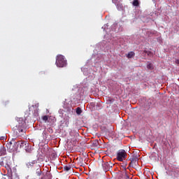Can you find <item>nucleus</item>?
I'll list each match as a JSON object with an SVG mask.
<instances>
[{"label": "nucleus", "instance_id": "f8f14e48", "mask_svg": "<svg viewBox=\"0 0 179 179\" xmlns=\"http://www.w3.org/2000/svg\"><path fill=\"white\" fill-rule=\"evenodd\" d=\"M38 167L39 168L36 169V176H38V177H40V176H41L42 171H41V169H40V165H38Z\"/></svg>", "mask_w": 179, "mask_h": 179}, {"label": "nucleus", "instance_id": "20e7f679", "mask_svg": "<svg viewBox=\"0 0 179 179\" xmlns=\"http://www.w3.org/2000/svg\"><path fill=\"white\" fill-rule=\"evenodd\" d=\"M15 141H10L8 143L6 144V147L7 148L9 149V150H10L11 152H15V150H17V147H14L13 145H17L16 143H15Z\"/></svg>", "mask_w": 179, "mask_h": 179}, {"label": "nucleus", "instance_id": "f3484780", "mask_svg": "<svg viewBox=\"0 0 179 179\" xmlns=\"http://www.w3.org/2000/svg\"><path fill=\"white\" fill-rule=\"evenodd\" d=\"M138 5H139V1L138 0H134L133 6H138Z\"/></svg>", "mask_w": 179, "mask_h": 179}, {"label": "nucleus", "instance_id": "6e6552de", "mask_svg": "<svg viewBox=\"0 0 179 179\" xmlns=\"http://www.w3.org/2000/svg\"><path fill=\"white\" fill-rule=\"evenodd\" d=\"M37 164V160H33L26 164V166L28 169H31V167H34V165Z\"/></svg>", "mask_w": 179, "mask_h": 179}, {"label": "nucleus", "instance_id": "ddd939ff", "mask_svg": "<svg viewBox=\"0 0 179 179\" xmlns=\"http://www.w3.org/2000/svg\"><path fill=\"white\" fill-rule=\"evenodd\" d=\"M72 169V166L71 164L66 165L64 167V171H69Z\"/></svg>", "mask_w": 179, "mask_h": 179}, {"label": "nucleus", "instance_id": "423d86ee", "mask_svg": "<svg viewBox=\"0 0 179 179\" xmlns=\"http://www.w3.org/2000/svg\"><path fill=\"white\" fill-rule=\"evenodd\" d=\"M4 166L6 169L8 173L12 174V164H10V162L8 161V162L6 163V165H4Z\"/></svg>", "mask_w": 179, "mask_h": 179}, {"label": "nucleus", "instance_id": "dca6fc26", "mask_svg": "<svg viewBox=\"0 0 179 179\" xmlns=\"http://www.w3.org/2000/svg\"><path fill=\"white\" fill-rule=\"evenodd\" d=\"M76 114H78V115H80V114H82V109L80 107H78L76 108Z\"/></svg>", "mask_w": 179, "mask_h": 179}, {"label": "nucleus", "instance_id": "a211bd4d", "mask_svg": "<svg viewBox=\"0 0 179 179\" xmlns=\"http://www.w3.org/2000/svg\"><path fill=\"white\" fill-rule=\"evenodd\" d=\"M42 120L45 122H47L48 121V115H44L42 117Z\"/></svg>", "mask_w": 179, "mask_h": 179}, {"label": "nucleus", "instance_id": "1a4fd4ad", "mask_svg": "<svg viewBox=\"0 0 179 179\" xmlns=\"http://www.w3.org/2000/svg\"><path fill=\"white\" fill-rule=\"evenodd\" d=\"M10 159L8 157L2 158L0 161V166H6L8 162H10Z\"/></svg>", "mask_w": 179, "mask_h": 179}, {"label": "nucleus", "instance_id": "f257e3e1", "mask_svg": "<svg viewBox=\"0 0 179 179\" xmlns=\"http://www.w3.org/2000/svg\"><path fill=\"white\" fill-rule=\"evenodd\" d=\"M56 65L59 68H64L66 66V59L62 55H59L56 57Z\"/></svg>", "mask_w": 179, "mask_h": 179}, {"label": "nucleus", "instance_id": "4be33fe9", "mask_svg": "<svg viewBox=\"0 0 179 179\" xmlns=\"http://www.w3.org/2000/svg\"><path fill=\"white\" fill-rule=\"evenodd\" d=\"M23 131V129H21V132H22Z\"/></svg>", "mask_w": 179, "mask_h": 179}, {"label": "nucleus", "instance_id": "aec40b11", "mask_svg": "<svg viewBox=\"0 0 179 179\" xmlns=\"http://www.w3.org/2000/svg\"><path fill=\"white\" fill-rule=\"evenodd\" d=\"M175 62H176V64H177L178 65L179 64V59H176Z\"/></svg>", "mask_w": 179, "mask_h": 179}, {"label": "nucleus", "instance_id": "f03ea898", "mask_svg": "<svg viewBox=\"0 0 179 179\" xmlns=\"http://www.w3.org/2000/svg\"><path fill=\"white\" fill-rule=\"evenodd\" d=\"M127 156L125 150H120L117 153V160H118V162H124Z\"/></svg>", "mask_w": 179, "mask_h": 179}, {"label": "nucleus", "instance_id": "6ab92c4d", "mask_svg": "<svg viewBox=\"0 0 179 179\" xmlns=\"http://www.w3.org/2000/svg\"><path fill=\"white\" fill-rule=\"evenodd\" d=\"M5 139H6V136H3L0 137V141H3Z\"/></svg>", "mask_w": 179, "mask_h": 179}, {"label": "nucleus", "instance_id": "9d476101", "mask_svg": "<svg viewBox=\"0 0 179 179\" xmlns=\"http://www.w3.org/2000/svg\"><path fill=\"white\" fill-rule=\"evenodd\" d=\"M6 155V149L3 146L0 147V156H5Z\"/></svg>", "mask_w": 179, "mask_h": 179}, {"label": "nucleus", "instance_id": "0eeeda50", "mask_svg": "<svg viewBox=\"0 0 179 179\" xmlns=\"http://www.w3.org/2000/svg\"><path fill=\"white\" fill-rule=\"evenodd\" d=\"M14 143H16L17 146L20 145V148H26V146H29V143L25 141H18V142H14Z\"/></svg>", "mask_w": 179, "mask_h": 179}, {"label": "nucleus", "instance_id": "2eb2a0df", "mask_svg": "<svg viewBox=\"0 0 179 179\" xmlns=\"http://www.w3.org/2000/svg\"><path fill=\"white\" fill-rule=\"evenodd\" d=\"M134 57H135V52H129L127 55V58L129 59L134 58Z\"/></svg>", "mask_w": 179, "mask_h": 179}, {"label": "nucleus", "instance_id": "9b49d317", "mask_svg": "<svg viewBox=\"0 0 179 179\" xmlns=\"http://www.w3.org/2000/svg\"><path fill=\"white\" fill-rule=\"evenodd\" d=\"M24 149L27 152V153H31V152L33 151V149H31V145H30L29 143L28 145L25 146Z\"/></svg>", "mask_w": 179, "mask_h": 179}, {"label": "nucleus", "instance_id": "7ed1b4c3", "mask_svg": "<svg viewBox=\"0 0 179 179\" xmlns=\"http://www.w3.org/2000/svg\"><path fill=\"white\" fill-rule=\"evenodd\" d=\"M16 120L18 122V124H16V127L17 128H22V127H24V125L26 124V121L24 120V118H23V117H17Z\"/></svg>", "mask_w": 179, "mask_h": 179}, {"label": "nucleus", "instance_id": "412c9836", "mask_svg": "<svg viewBox=\"0 0 179 179\" xmlns=\"http://www.w3.org/2000/svg\"><path fill=\"white\" fill-rule=\"evenodd\" d=\"M106 166H108V162H107V163L106 164Z\"/></svg>", "mask_w": 179, "mask_h": 179}, {"label": "nucleus", "instance_id": "4468645a", "mask_svg": "<svg viewBox=\"0 0 179 179\" xmlns=\"http://www.w3.org/2000/svg\"><path fill=\"white\" fill-rule=\"evenodd\" d=\"M124 173L125 179H132V178H131V176H129V173H127V170L124 171Z\"/></svg>", "mask_w": 179, "mask_h": 179}, {"label": "nucleus", "instance_id": "39448f33", "mask_svg": "<svg viewBox=\"0 0 179 179\" xmlns=\"http://www.w3.org/2000/svg\"><path fill=\"white\" fill-rule=\"evenodd\" d=\"M129 160L131 161V162H130V164H129V166H131V164L132 163H135V164H136V163H138V160H139V159H138V155L134 154V155H132L131 156V157L129 159Z\"/></svg>", "mask_w": 179, "mask_h": 179}]
</instances>
